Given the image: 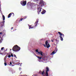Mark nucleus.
<instances>
[{
  "label": "nucleus",
  "instance_id": "obj_1",
  "mask_svg": "<svg viewBox=\"0 0 76 76\" xmlns=\"http://www.w3.org/2000/svg\"><path fill=\"white\" fill-rule=\"evenodd\" d=\"M35 1H37V2L39 1V5L40 7H42L43 6H44L45 5V2L43 1V0H34Z\"/></svg>",
  "mask_w": 76,
  "mask_h": 76
},
{
  "label": "nucleus",
  "instance_id": "obj_2",
  "mask_svg": "<svg viewBox=\"0 0 76 76\" xmlns=\"http://www.w3.org/2000/svg\"><path fill=\"white\" fill-rule=\"evenodd\" d=\"M12 50L13 51L18 52L20 50V48L17 45H15L13 47Z\"/></svg>",
  "mask_w": 76,
  "mask_h": 76
},
{
  "label": "nucleus",
  "instance_id": "obj_3",
  "mask_svg": "<svg viewBox=\"0 0 76 76\" xmlns=\"http://www.w3.org/2000/svg\"><path fill=\"white\" fill-rule=\"evenodd\" d=\"M38 19H37L36 20V21L35 22V23H34V26H32V25H30L29 26V29H32V28H34V27H36V26H37V24L38 23Z\"/></svg>",
  "mask_w": 76,
  "mask_h": 76
},
{
  "label": "nucleus",
  "instance_id": "obj_4",
  "mask_svg": "<svg viewBox=\"0 0 76 76\" xmlns=\"http://www.w3.org/2000/svg\"><path fill=\"white\" fill-rule=\"evenodd\" d=\"M58 34H59V35H60L59 37L61 39V41H63V38H64V34L61 33V32H58ZM61 36H62V37Z\"/></svg>",
  "mask_w": 76,
  "mask_h": 76
},
{
  "label": "nucleus",
  "instance_id": "obj_5",
  "mask_svg": "<svg viewBox=\"0 0 76 76\" xmlns=\"http://www.w3.org/2000/svg\"><path fill=\"white\" fill-rule=\"evenodd\" d=\"M40 54L42 56V58L43 59V60H44V59H45V56H44V53L43 52H42L40 51Z\"/></svg>",
  "mask_w": 76,
  "mask_h": 76
},
{
  "label": "nucleus",
  "instance_id": "obj_6",
  "mask_svg": "<svg viewBox=\"0 0 76 76\" xmlns=\"http://www.w3.org/2000/svg\"><path fill=\"white\" fill-rule=\"evenodd\" d=\"M20 3L22 6H25L26 4V1H22L20 2Z\"/></svg>",
  "mask_w": 76,
  "mask_h": 76
},
{
  "label": "nucleus",
  "instance_id": "obj_7",
  "mask_svg": "<svg viewBox=\"0 0 76 76\" xmlns=\"http://www.w3.org/2000/svg\"><path fill=\"white\" fill-rule=\"evenodd\" d=\"M48 41H46L45 42V44L47 46V48H48L49 47H50V44L48 43Z\"/></svg>",
  "mask_w": 76,
  "mask_h": 76
},
{
  "label": "nucleus",
  "instance_id": "obj_8",
  "mask_svg": "<svg viewBox=\"0 0 76 76\" xmlns=\"http://www.w3.org/2000/svg\"><path fill=\"white\" fill-rule=\"evenodd\" d=\"M46 74L47 76H48V72H49V68L48 66L46 67Z\"/></svg>",
  "mask_w": 76,
  "mask_h": 76
},
{
  "label": "nucleus",
  "instance_id": "obj_9",
  "mask_svg": "<svg viewBox=\"0 0 76 76\" xmlns=\"http://www.w3.org/2000/svg\"><path fill=\"white\" fill-rule=\"evenodd\" d=\"M11 16H14L15 15H14V13L13 12H12L9 14L8 15V18H10Z\"/></svg>",
  "mask_w": 76,
  "mask_h": 76
},
{
  "label": "nucleus",
  "instance_id": "obj_10",
  "mask_svg": "<svg viewBox=\"0 0 76 76\" xmlns=\"http://www.w3.org/2000/svg\"><path fill=\"white\" fill-rule=\"evenodd\" d=\"M41 9H42V8H40V7H39L38 8V14H39V12H41Z\"/></svg>",
  "mask_w": 76,
  "mask_h": 76
},
{
  "label": "nucleus",
  "instance_id": "obj_11",
  "mask_svg": "<svg viewBox=\"0 0 76 76\" xmlns=\"http://www.w3.org/2000/svg\"><path fill=\"white\" fill-rule=\"evenodd\" d=\"M7 50H5L3 52V54H7Z\"/></svg>",
  "mask_w": 76,
  "mask_h": 76
},
{
  "label": "nucleus",
  "instance_id": "obj_12",
  "mask_svg": "<svg viewBox=\"0 0 76 76\" xmlns=\"http://www.w3.org/2000/svg\"><path fill=\"white\" fill-rule=\"evenodd\" d=\"M30 5H31V6H33V7H34V6H36V4L34 3H31V4Z\"/></svg>",
  "mask_w": 76,
  "mask_h": 76
},
{
  "label": "nucleus",
  "instance_id": "obj_13",
  "mask_svg": "<svg viewBox=\"0 0 76 76\" xmlns=\"http://www.w3.org/2000/svg\"><path fill=\"white\" fill-rule=\"evenodd\" d=\"M39 73H40V74H41L42 75H44V70L42 72H39Z\"/></svg>",
  "mask_w": 76,
  "mask_h": 76
},
{
  "label": "nucleus",
  "instance_id": "obj_14",
  "mask_svg": "<svg viewBox=\"0 0 76 76\" xmlns=\"http://www.w3.org/2000/svg\"><path fill=\"white\" fill-rule=\"evenodd\" d=\"M31 3H30V2H28L27 4V7L28 8V9H29V5H30L31 6Z\"/></svg>",
  "mask_w": 76,
  "mask_h": 76
},
{
  "label": "nucleus",
  "instance_id": "obj_15",
  "mask_svg": "<svg viewBox=\"0 0 76 76\" xmlns=\"http://www.w3.org/2000/svg\"><path fill=\"white\" fill-rule=\"evenodd\" d=\"M8 57V56L7 55L4 57V62H6V58H7Z\"/></svg>",
  "mask_w": 76,
  "mask_h": 76
},
{
  "label": "nucleus",
  "instance_id": "obj_16",
  "mask_svg": "<svg viewBox=\"0 0 76 76\" xmlns=\"http://www.w3.org/2000/svg\"><path fill=\"white\" fill-rule=\"evenodd\" d=\"M46 12V11H45V10H44V11H43L41 13L43 15V14H44V13H45Z\"/></svg>",
  "mask_w": 76,
  "mask_h": 76
},
{
  "label": "nucleus",
  "instance_id": "obj_17",
  "mask_svg": "<svg viewBox=\"0 0 76 76\" xmlns=\"http://www.w3.org/2000/svg\"><path fill=\"white\" fill-rule=\"evenodd\" d=\"M4 23H1V27H2H2H3V26H4Z\"/></svg>",
  "mask_w": 76,
  "mask_h": 76
},
{
  "label": "nucleus",
  "instance_id": "obj_18",
  "mask_svg": "<svg viewBox=\"0 0 76 76\" xmlns=\"http://www.w3.org/2000/svg\"><path fill=\"white\" fill-rule=\"evenodd\" d=\"M37 57L38 58L39 60H41V58H42V57H40V56H37Z\"/></svg>",
  "mask_w": 76,
  "mask_h": 76
},
{
  "label": "nucleus",
  "instance_id": "obj_19",
  "mask_svg": "<svg viewBox=\"0 0 76 76\" xmlns=\"http://www.w3.org/2000/svg\"><path fill=\"white\" fill-rule=\"evenodd\" d=\"M2 18H3V20H5V17L4 16V15H3L2 16Z\"/></svg>",
  "mask_w": 76,
  "mask_h": 76
},
{
  "label": "nucleus",
  "instance_id": "obj_20",
  "mask_svg": "<svg viewBox=\"0 0 76 76\" xmlns=\"http://www.w3.org/2000/svg\"><path fill=\"white\" fill-rule=\"evenodd\" d=\"M56 42V44H58V42H59V40H57L56 39H55Z\"/></svg>",
  "mask_w": 76,
  "mask_h": 76
},
{
  "label": "nucleus",
  "instance_id": "obj_21",
  "mask_svg": "<svg viewBox=\"0 0 76 76\" xmlns=\"http://www.w3.org/2000/svg\"><path fill=\"white\" fill-rule=\"evenodd\" d=\"M55 54V52L54 51H53L52 53H51V55H54Z\"/></svg>",
  "mask_w": 76,
  "mask_h": 76
},
{
  "label": "nucleus",
  "instance_id": "obj_22",
  "mask_svg": "<svg viewBox=\"0 0 76 76\" xmlns=\"http://www.w3.org/2000/svg\"><path fill=\"white\" fill-rule=\"evenodd\" d=\"M10 65H12V66H15V65L12 64V62H10Z\"/></svg>",
  "mask_w": 76,
  "mask_h": 76
},
{
  "label": "nucleus",
  "instance_id": "obj_23",
  "mask_svg": "<svg viewBox=\"0 0 76 76\" xmlns=\"http://www.w3.org/2000/svg\"><path fill=\"white\" fill-rule=\"evenodd\" d=\"M23 20V18H20V21H22V20Z\"/></svg>",
  "mask_w": 76,
  "mask_h": 76
},
{
  "label": "nucleus",
  "instance_id": "obj_24",
  "mask_svg": "<svg viewBox=\"0 0 76 76\" xmlns=\"http://www.w3.org/2000/svg\"><path fill=\"white\" fill-rule=\"evenodd\" d=\"M51 41L52 42H54V39H51Z\"/></svg>",
  "mask_w": 76,
  "mask_h": 76
},
{
  "label": "nucleus",
  "instance_id": "obj_25",
  "mask_svg": "<svg viewBox=\"0 0 76 76\" xmlns=\"http://www.w3.org/2000/svg\"><path fill=\"white\" fill-rule=\"evenodd\" d=\"M4 64L5 66H7V63H6V62H5V63H4Z\"/></svg>",
  "mask_w": 76,
  "mask_h": 76
},
{
  "label": "nucleus",
  "instance_id": "obj_26",
  "mask_svg": "<svg viewBox=\"0 0 76 76\" xmlns=\"http://www.w3.org/2000/svg\"><path fill=\"white\" fill-rule=\"evenodd\" d=\"M36 52H37V53H38V50L37 49L36 50Z\"/></svg>",
  "mask_w": 76,
  "mask_h": 76
},
{
  "label": "nucleus",
  "instance_id": "obj_27",
  "mask_svg": "<svg viewBox=\"0 0 76 76\" xmlns=\"http://www.w3.org/2000/svg\"><path fill=\"white\" fill-rule=\"evenodd\" d=\"M14 56L15 57V58H17V57H16V56L15 55H14Z\"/></svg>",
  "mask_w": 76,
  "mask_h": 76
},
{
  "label": "nucleus",
  "instance_id": "obj_28",
  "mask_svg": "<svg viewBox=\"0 0 76 76\" xmlns=\"http://www.w3.org/2000/svg\"><path fill=\"white\" fill-rule=\"evenodd\" d=\"M43 45L45 47H47V46H46V45H45V44H43Z\"/></svg>",
  "mask_w": 76,
  "mask_h": 76
},
{
  "label": "nucleus",
  "instance_id": "obj_29",
  "mask_svg": "<svg viewBox=\"0 0 76 76\" xmlns=\"http://www.w3.org/2000/svg\"><path fill=\"white\" fill-rule=\"evenodd\" d=\"M4 47L1 48V50H3V49H4Z\"/></svg>",
  "mask_w": 76,
  "mask_h": 76
},
{
  "label": "nucleus",
  "instance_id": "obj_30",
  "mask_svg": "<svg viewBox=\"0 0 76 76\" xmlns=\"http://www.w3.org/2000/svg\"><path fill=\"white\" fill-rule=\"evenodd\" d=\"M8 57L9 58H10V57H11V56L10 55H8Z\"/></svg>",
  "mask_w": 76,
  "mask_h": 76
},
{
  "label": "nucleus",
  "instance_id": "obj_31",
  "mask_svg": "<svg viewBox=\"0 0 76 76\" xmlns=\"http://www.w3.org/2000/svg\"><path fill=\"white\" fill-rule=\"evenodd\" d=\"M11 57H13V54H11Z\"/></svg>",
  "mask_w": 76,
  "mask_h": 76
},
{
  "label": "nucleus",
  "instance_id": "obj_32",
  "mask_svg": "<svg viewBox=\"0 0 76 76\" xmlns=\"http://www.w3.org/2000/svg\"><path fill=\"white\" fill-rule=\"evenodd\" d=\"M5 22V21H3L2 22V23H4V22Z\"/></svg>",
  "mask_w": 76,
  "mask_h": 76
},
{
  "label": "nucleus",
  "instance_id": "obj_33",
  "mask_svg": "<svg viewBox=\"0 0 76 76\" xmlns=\"http://www.w3.org/2000/svg\"><path fill=\"white\" fill-rule=\"evenodd\" d=\"M27 18V17L26 16L24 17V19H26V18Z\"/></svg>",
  "mask_w": 76,
  "mask_h": 76
},
{
  "label": "nucleus",
  "instance_id": "obj_34",
  "mask_svg": "<svg viewBox=\"0 0 76 76\" xmlns=\"http://www.w3.org/2000/svg\"><path fill=\"white\" fill-rule=\"evenodd\" d=\"M37 53H38L39 54H40V52H37Z\"/></svg>",
  "mask_w": 76,
  "mask_h": 76
},
{
  "label": "nucleus",
  "instance_id": "obj_35",
  "mask_svg": "<svg viewBox=\"0 0 76 76\" xmlns=\"http://www.w3.org/2000/svg\"><path fill=\"white\" fill-rule=\"evenodd\" d=\"M19 70H21V68H19Z\"/></svg>",
  "mask_w": 76,
  "mask_h": 76
},
{
  "label": "nucleus",
  "instance_id": "obj_36",
  "mask_svg": "<svg viewBox=\"0 0 76 76\" xmlns=\"http://www.w3.org/2000/svg\"><path fill=\"white\" fill-rule=\"evenodd\" d=\"M1 34H2V32H0V35H1Z\"/></svg>",
  "mask_w": 76,
  "mask_h": 76
},
{
  "label": "nucleus",
  "instance_id": "obj_37",
  "mask_svg": "<svg viewBox=\"0 0 76 76\" xmlns=\"http://www.w3.org/2000/svg\"><path fill=\"white\" fill-rule=\"evenodd\" d=\"M13 29V28L12 27V28H11V29Z\"/></svg>",
  "mask_w": 76,
  "mask_h": 76
},
{
  "label": "nucleus",
  "instance_id": "obj_38",
  "mask_svg": "<svg viewBox=\"0 0 76 76\" xmlns=\"http://www.w3.org/2000/svg\"><path fill=\"white\" fill-rule=\"evenodd\" d=\"M41 40H42V39H41Z\"/></svg>",
  "mask_w": 76,
  "mask_h": 76
},
{
  "label": "nucleus",
  "instance_id": "obj_39",
  "mask_svg": "<svg viewBox=\"0 0 76 76\" xmlns=\"http://www.w3.org/2000/svg\"><path fill=\"white\" fill-rule=\"evenodd\" d=\"M0 54H1V53H0Z\"/></svg>",
  "mask_w": 76,
  "mask_h": 76
},
{
  "label": "nucleus",
  "instance_id": "obj_40",
  "mask_svg": "<svg viewBox=\"0 0 76 76\" xmlns=\"http://www.w3.org/2000/svg\"><path fill=\"white\" fill-rule=\"evenodd\" d=\"M6 50H7V49H6Z\"/></svg>",
  "mask_w": 76,
  "mask_h": 76
},
{
  "label": "nucleus",
  "instance_id": "obj_41",
  "mask_svg": "<svg viewBox=\"0 0 76 76\" xmlns=\"http://www.w3.org/2000/svg\"><path fill=\"white\" fill-rule=\"evenodd\" d=\"M33 53H34V52H33Z\"/></svg>",
  "mask_w": 76,
  "mask_h": 76
},
{
  "label": "nucleus",
  "instance_id": "obj_42",
  "mask_svg": "<svg viewBox=\"0 0 76 76\" xmlns=\"http://www.w3.org/2000/svg\"><path fill=\"white\" fill-rule=\"evenodd\" d=\"M22 73V72H21V73Z\"/></svg>",
  "mask_w": 76,
  "mask_h": 76
}]
</instances>
